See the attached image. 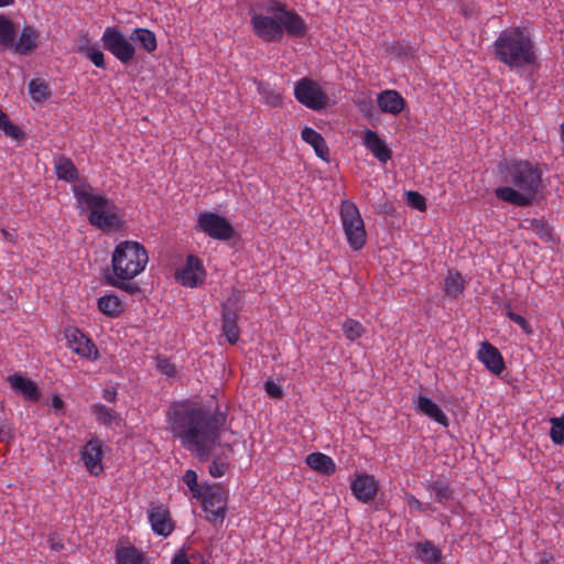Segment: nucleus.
Listing matches in <instances>:
<instances>
[{"instance_id": "a878e982", "label": "nucleus", "mask_w": 564, "mask_h": 564, "mask_svg": "<svg viewBox=\"0 0 564 564\" xmlns=\"http://www.w3.org/2000/svg\"><path fill=\"white\" fill-rule=\"evenodd\" d=\"M77 52L85 55L96 67L106 68L105 54L97 44H89L88 33L80 36V45Z\"/></svg>"}, {"instance_id": "0eeeda50", "label": "nucleus", "mask_w": 564, "mask_h": 564, "mask_svg": "<svg viewBox=\"0 0 564 564\" xmlns=\"http://www.w3.org/2000/svg\"><path fill=\"white\" fill-rule=\"evenodd\" d=\"M102 46L123 65L132 64L135 46L117 26H108L101 36Z\"/></svg>"}, {"instance_id": "c756f323", "label": "nucleus", "mask_w": 564, "mask_h": 564, "mask_svg": "<svg viewBox=\"0 0 564 564\" xmlns=\"http://www.w3.org/2000/svg\"><path fill=\"white\" fill-rule=\"evenodd\" d=\"M97 305L98 310L109 317H118L123 312V303L116 294L99 297Z\"/></svg>"}, {"instance_id": "f03ea898", "label": "nucleus", "mask_w": 564, "mask_h": 564, "mask_svg": "<svg viewBox=\"0 0 564 564\" xmlns=\"http://www.w3.org/2000/svg\"><path fill=\"white\" fill-rule=\"evenodd\" d=\"M501 181L511 186L495 189L498 199L519 207L531 206L542 189V171L527 160L503 161L498 164Z\"/></svg>"}, {"instance_id": "4c0bfd02", "label": "nucleus", "mask_w": 564, "mask_h": 564, "mask_svg": "<svg viewBox=\"0 0 564 564\" xmlns=\"http://www.w3.org/2000/svg\"><path fill=\"white\" fill-rule=\"evenodd\" d=\"M525 223H530L532 230L535 231L538 237L546 242L553 241V227H551L544 219L525 218Z\"/></svg>"}, {"instance_id": "4468645a", "label": "nucleus", "mask_w": 564, "mask_h": 564, "mask_svg": "<svg viewBox=\"0 0 564 564\" xmlns=\"http://www.w3.org/2000/svg\"><path fill=\"white\" fill-rule=\"evenodd\" d=\"M350 489L357 500L368 503L377 496L379 484L373 475L356 473L350 482Z\"/></svg>"}, {"instance_id": "7c9ffc66", "label": "nucleus", "mask_w": 564, "mask_h": 564, "mask_svg": "<svg viewBox=\"0 0 564 564\" xmlns=\"http://www.w3.org/2000/svg\"><path fill=\"white\" fill-rule=\"evenodd\" d=\"M55 171L59 180L73 183L78 180V170L69 158L61 155L55 161Z\"/></svg>"}, {"instance_id": "ea45409f", "label": "nucleus", "mask_w": 564, "mask_h": 564, "mask_svg": "<svg viewBox=\"0 0 564 564\" xmlns=\"http://www.w3.org/2000/svg\"><path fill=\"white\" fill-rule=\"evenodd\" d=\"M0 128L3 130L6 135L11 137L14 140H22L25 133L9 119L8 115L0 109Z\"/></svg>"}, {"instance_id": "58836bf2", "label": "nucleus", "mask_w": 564, "mask_h": 564, "mask_svg": "<svg viewBox=\"0 0 564 564\" xmlns=\"http://www.w3.org/2000/svg\"><path fill=\"white\" fill-rule=\"evenodd\" d=\"M29 93L39 102L46 100L51 95L48 85L41 78H34L29 83Z\"/></svg>"}, {"instance_id": "473e14b6", "label": "nucleus", "mask_w": 564, "mask_h": 564, "mask_svg": "<svg viewBox=\"0 0 564 564\" xmlns=\"http://www.w3.org/2000/svg\"><path fill=\"white\" fill-rule=\"evenodd\" d=\"M102 279L107 285L120 289L131 295L140 293L141 288L135 282H126L116 275L115 272H110L109 268H106L102 273Z\"/></svg>"}, {"instance_id": "e433bc0d", "label": "nucleus", "mask_w": 564, "mask_h": 564, "mask_svg": "<svg viewBox=\"0 0 564 564\" xmlns=\"http://www.w3.org/2000/svg\"><path fill=\"white\" fill-rule=\"evenodd\" d=\"M91 410L96 419L105 425H110L111 423H119L121 421L120 415L116 411L107 408L104 404H94Z\"/></svg>"}, {"instance_id": "a19ab883", "label": "nucleus", "mask_w": 564, "mask_h": 564, "mask_svg": "<svg viewBox=\"0 0 564 564\" xmlns=\"http://www.w3.org/2000/svg\"><path fill=\"white\" fill-rule=\"evenodd\" d=\"M550 437L555 445H564V414L560 417H551Z\"/></svg>"}, {"instance_id": "c9c22d12", "label": "nucleus", "mask_w": 564, "mask_h": 564, "mask_svg": "<svg viewBox=\"0 0 564 564\" xmlns=\"http://www.w3.org/2000/svg\"><path fill=\"white\" fill-rule=\"evenodd\" d=\"M256 84L258 93L263 97L268 106H282V95L278 93L269 83L260 80L256 82Z\"/></svg>"}, {"instance_id": "dca6fc26", "label": "nucleus", "mask_w": 564, "mask_h": 564, "mask_svg": "<svg viewBox=\"0 0 564 564\" xmlns=\"http://www.w3.org/2000/svg\"><path fill=\"white\" fill-rule=\"evenodd\" d=\"M101 457V441L97 437L89 440L82 449L80 458L90 474L97 476L102 471Z\"/></svg>"}, {"instance_id": "0e129e2a", "label": "nucleus", "mask_w": 564, "mask_h": 564, "mask_svg": "<svg viewBox=\"0 0 564 564\" xmlns=\"http://www.w3.org/2000/svg\"><path fill=\"white\" fill-rule=\"evenodd\" d=\"M520 228L532 229V227L530 226V223H525L524 219L521 221Z\"/></svg>"}, {"instance_id": "b1692460", "label": "nucleus", "mask_w": 564, "mask_h": 564, "mask_svg": "<svg viewBox=\"0 0 564 564\" xmlns=\"http://www.w3.org/2000/svg\"><path fill=\"white\" fill-rule=\"evenodd\" d=\"M279 21L282 24L283 33L286 32L290 36L304 37L307 33V26L294 10H286Z\"/></svg>"}, {"instance_id": "a18cd8bd", "label": "nucleus", "mask_w": 564, "mask_h": 564, "mask_svg": "<svg viewBox=\"0 0 564 564\" xmlns=\"http://www.w3.org/2000/svg\"><path fill=\"white\" fill-rule=\"evenodd\" d=\"M343 332L347 339L354 341L361 337L365 328L359 322L349 318L343 324Z\"/></svg>"}, {"instance_id": "f8f14e48", "label": "nucleus", "mask_w": 564, "mask_h": 564, "mask_svg": "<svg viewBox=\"0 0 564 564\" xmlns=\"http://www.w3.org/2000/svg\"><path fill=\"white\" fill-rule=\"evenodd\" d=\"M254 34L265 42H280L283 39V29L279 19L261 13L251 17Z\"/></svg>"}, {"instance_id": "412c9836", "label": "nucleus", "mask_w": 564, "mask_h": 564, "mask_svg": "<svg viewBox=\"0 0 564 564\" xmlns=\"http://www.w3.org/2000/svg\"><path fill=\"white\" fill-rule=\"evenodd\" d=\"M377 104L382 112L399 115L406 106L405 99L397 90L387 89L378 94Z\"/></svg>"}, {"instance_id": "680f3d73", "label": "nucleus", "mask_w": 564, "mask_h": 564, "mask_svg": "<svg viewBox=\"0 0 564 564\" xmlns=\"http://www.w3.org/2000/svg\"><path fill=\"white\" fill-rule=\"evenodd\" d=\"M50 542H51V547L53 550H61L63 547V544L62 543H58V542H55L53 539H50Z\"/></svg>"}, {"instance_id": "f704fd0d", "label": "nucleus", "mask_w": 564, "mask_h": 564, "mask_svg": "<svg viewBox=\"0 0 564 564\" xmlns=\"http://www.w3.org/2000/svg\"><path fill=\"white\" fill-rule=\"evenodd\" d=\"M427 489L435 494V500L440 503L454 500V490L445 479H436L430 482Z\"/></svg>"}, {"instance_id": "c03bdc74", "label": "nucleus", "mask_w": 564, "mask_h": 564, "mask_svg": "<svg viewBox=\"0 0 564 564\" xmlns=\"http://www.w3.org/2000/svg\"><path fill=\"white\" fill-rule=\"evenodd\" d=\"M464 284L462 275L456 273L455 275L449 274L445 280V293L448 296H457L463 293Z\"/></svg>"}, {"instance_id": "49530a36", "label": "nucleus", "mask_w": 564, "mask_h": 564, "mask_svg": "<svg viewBox=\"0 0 564 564\" xmlns=\"http://www.w3.org/2000/svg\"><path fill=\"white\" fill-rule=\"evenodd\" d=\"M503 312H505L506 316H508L510 321H512L513 323L519 325L520 328L525 334H532L533 333V329H532L530 323L522 315L513 312L512 308H511V305L509 303L505 304Z\"/></svg>"}, {"instance_id": "e2e57ef3", "label": "nucleus", "mask_w": 564, "mask_h": 564, "mask_svg": "<svg viewBox=\"0 0 564 564\" xmlns=\"http://www.w3.org/2000/svg\"><path fill=\"white\" fill-rule=\"evenodd\" d=\"M14 0H0V8L13 4Z\"/></svg>"}, {"instance_id": "bb28decb", "label": "nucleus", "mask_w": 564, "mask_h": 564, "mask_svg": "<svg viewBox=\"0 0 564 564\" xmlns=\"http://www.w3.org/2000/svg\"><path fill=\"white\" fill-rule=\"evenodd\" d=\"M132 43L139 45V47L147 53H153L158 48L156 35L153 31L145 28H135L130 34Z\"/></svg>"}, {"instance_id": "09e8293b", "label": "nucleus", "mask_w": 564, "mask_h": 564, "mask_svg": "<svg viewBox=\"0 0 564 564\" xmlns=\"http://www.w3.org/2000/svg\"><path fill=\"white\" fill-rule=\"evenodd\" d=\"M229 466V463H220L218 460H213L209 465L208 471L209 474L215 477H221L225 475Z\"/></svg>"}, {"instance_id": "f3484780", "label": "nucleus", "mask_w": 564, "mask_h": 564, "mask_svg": "<svg viewBox=\"0 0 564 564\" xmlns=\"http://www.w3.org/2000/svg\"><path fill=\"white\" fill-rule=\"evenodd\" d=\"M477 355L478 359L494 375L499 376L506 369L501 352L489 341L481 343Z\"/></svg>"}, {"instance_id": "4be33fe9", "label": "nucleus", "mask_w": 564, "mask_h": 564, "mask_svg": "<svg viewBox=\"0 0 564 564\" xmlns=\"http://www.w3.org/2000/svg\"><path fill=\"white\" fill-rule=\"evenodd\" d=\"M40 32L31 26L23 28L18 41L13 40L12 50L19 55H29L39 46Z\"/></svg>"}, {"instance_id": "3c124183", "label": "nucleus", "mask_w": 564, "mask_h": 564, "mask_svg": "<svg viewBox=\"0 0 564 564\" xmlns=\"http://www.w3.org/2000/svg\"><path fill=\"white\" fill-rule=\"evenodd\" d=\"M264 390L268 393V395L272 399H282L283 398L282 388L271 380L265 381Z\"/></svg>"}, {"instance_id": "37998d69", "label": "nucleus", "mask_w": 564, "mask_h": 564, "mask_svg": "<svg viewBox=\"0 0 564 564\" xmlns=\"http://www.w3.org/2000/svg\"><path fill=\"white\" fill-rule=\"evenodd\" d=\"M183 481L187 485L193 498H197L202 496V491L205 488V485H199L197 481V474L195 470L187 469L183 475Z\"/></svg>"}, {"instance_id": "2eb2a0df", "label": "nucleus", "mask_w": 564, "mask_h": 564, "mask_svg": "<svg viewBox=\"0 0 564 564\" xmlns=\"http://www.w3.org/2000/svg\"><path fill=\"white\" fill-rule=\"evenodd\" d=\"M65 337L69 347L77 355L93 360L99 357L98 349L94 341L78 328H66Z\"/></svg>"}, {"instance_id": "603ef678", "label": "nucleus", "mask_w": 564, "mask_h": 564, "mask_svg": "<svg viewBox=\"0 0 564 564\" xmlns=\"http://www.w3.org/2000/svg\"><path fill=\"white\" fill-rule=\"evenodd\" d=\"M267 12L274 14V18L279 19L288 9L286 6L278 0H269L265 7Z\"/></svg>"}, {"instance_id": "cd10ccee", "label": "nucleus", "mask_w": 564, "mask_h": 564, "mask_svg": "<svg viewBox=\"0 0 564 564\" xmlns=\"http://www.w3.org/2000/svg\"><path fill=\"white\" fill-rule=\"evenodd\" d=\"M415 554L426 564H444L441 550L432 541L416 543Z\"/></svg>"}, {"instance_id": "052dcab7", "label": "nucleus", "mask_w": 564, "mask_h": 564, "mask_svg": "<svg viewBox=\"0 0 564 564\" xmlns=\"http://www.w3.org/2000/svg\"><path fill=\"white\" fill-rule=\"evenodd\" d=\"M3 238L8 241H13V236L7 229H1Z\"/></svg>"}, {"instance_id": "864d4df0", "label": "nucleus", "mask_w": 564, "mask_h": 564, "mask_svg": "<svg viewBox=\"0 0 564 564\" xmlns=\"http://www.w3.org/2000/svg\"><path fill=\"white\" fill-rule=\"evenodd\" d=\"M51 406L54 409L56 415H64L66 412V404L58 394L52 395Z\"/></svg>"}, {"instance_id": "6e6552de", "label": "nucleus", "mask_w": 564, "mask_h": 564, "mask_svg": "<svg viewBox=\"0 0 564 564\" xmlns=\"http://www.w3.org/2000/svg\"><path fill=\"white\" fill-rule=\"evenodd\" d=\"M196 499L200 500L204 510L208 513L207 521L213 523L224 521L227 511V492L220 484H205L202 496Z\"/></svg>"}, {"instance_id": "de8ad7c7", "label": "nucleus", "mask_w": 564, "mask_h": 564, "mask_svg": "<svg viewBox=\"0 0 564 564\" xmlns=\"http://www.w3.org/2000/svg\"><path fill=\"white\" fill-rule=\"evenodd\" d=\"M406 203L410 207L423 212L426 209L425 197L415 191L406 192Z\"/></svg>"}, {"instance_id": "5701e85b", "label": "nucleus", "mask_w": 564, "mask_h": 564, "mask_svg": "<svg viewBox=\"0 0 564 564\" xmlns=\"http://www.w3.org/2000/svg\"><path fill=\"white\" fill-rule=\"evenodd\" d=\"M416 409L420 413L429 416L431 420L437 422L442 426L447 427L449 425L448 417L442 411L437 403L426 395L419 394L414 400Z\"/></svg>"}, {"instance_id": "5fc2aeb1", "label": "nucleus", "mask_w": 564, "mask_h": 564, "mask_svg": "<svg viewBox=\"0 0 564 564\" xmlns=\"http://www.w3.org/2000/svg\"><path fill=\"white\" fill-rule=\"evenodd\" d=\"M102 397L108 402H115L117 397V391L113 387H107L102 390Z\"/></svg>"}, {"instance_id": "f257e3e1", "label": "nucleus", "mask_w": 564, "mask_h": 564, "mask_svg": "<svg viewBox=\"0 0 564 564\" xmlns=\"http://www.w3.org/2000/svg\"><path fill=\"white\" fill-rule=\"evenodd\" d=\"M227 415L218 406L184 400L170 406L169 423L174 437L200 463L208 462L216 445H220V432Z\"/></svg>"}, {"instance_id": "423d86ee", "label": "nucleus", "mask_w": 564, "mask_h": 564, "mask_svg": "<svg viewBox=\"0 0 564 564\" xmlns=\"http://www.w3.org/2000/svg\"><path fill=\"white\" fill-rule=\"evenodd\" d=\"M340 218L349 246L360 250L366 245V229L357 206L344 200L340 206Z\"/></svg>"}, {"instance_id": "4d7b16f0", "label": "nucleus", "mask_w": 564, "mask_h": 564, "mask_svg": "<svg viewBox=\"0 0 564 564\" xmlns=\"http://www.w3.org/2000/svg\"><path fill=\"white\" fill-rule=\"evenodd\" d=\"M409 505H410V507H413L419 511L424 510L423 503L419 499H416L414 496H411V498L409 499Z\"/></svg>"}, {"instance_id": "7ed1b4c3", "label": "nucleus", "mask_w": 564, "mask_h": 564, "mask_svg": "<svg viewBox=\"0 0 564 564\" xmlns=\"http://www.w3.org/2000/svg\"><path fill=\"white\" fill-rule=\"evenodd\" d=\"M492 54L510 69L534 65L538 59L534 42L522 26L502 30L494 43Z\"/></svg>"}, {"instance_id": "8fccbe9b", "label": "nucleus", "mask_w": 564, "mask_h": 564, "mask_svg": "<svg viewBox=\"0 0 564 564\" xmlns=\"http://www.w3.org/2000/svg\"><path fill=\"white\" fill-rule=\"evenodd\" d=\"M156 367L162 373L170 377L174 376L176 372L174 364H172L167 358L159 357Z\"/></svg>"}, {"instance_id": "a211bd4d", "label": "nucleus", "mask_w": 564, "mask_h": 564, "mask_svg": "<svg viewBox=\"0 0 564 564\" xmlns=\"http://www.w3.org/2000/svg\"><path fill=\"white\" fill-rule=\"evenodd\" d=\"M8 381L12 390L28 401L37 402L42 397L37 384L25 376L14 373L8 377Z\"/></svg>"}, {"instance_id": "bf43d9fd", "label": "nucleus", "mask_w": 564, "mask_h": 564, "mask_svg": "<svg viewBox=\"0 0 564 564\" xmlns=\"http://www.w3.org/2000/svg\"><path fill=\"white\" fill-rule=\"evenodd\" d=\"M9 435L6 431V422L0 420V437L4 438Z\"/></svg>"}, {"instance_id": "6e6d98bb", "label": "nucleus", "mask_w": 564, "mask_h": 564, "mask_svg": "<svg viewBox=\"0 0 564 564\" xmlns=\"http://www.w3.org/2000/svg\"><path fill=\"white\" fill-rule=\"evenodd\" d=\"M171 564H192V563L189 562L188 556L185 554V552L180 551L178 553H176L174 555Z\"/></svg>"}, {"instance_id": "13d9d810", "label": "nucleus", "mask_w": 564, "mask_h": 564, "mask_svg": "<svg viewBox=\"0 0 564 564\" xmlns=\"http://www.w3.org/2000/svg\"><path fill=\"white\" fill-rule=\"evenodd\" d=\"M228 457L225 453L215 454L213 457V460H218L220 463H228Z\"/></svg>"}, {"instance_id": "20e7f679", "label": "nucleus", "mask_w": 564, "mask_h": 564, "mask_svg": "<svg viewBox=\"0 0 564 564\" xmlns=\"http://www.w3.org/2000/svg\"><path fill=\"white\" fill-rule=\"evenodd\" d=\"M90 185L74 186V195L79 205H86L90 213L88 221L94 227L119 231L123 228V220L118 214V207L104 195L93 194Z\"/></svg>"}, {"instance_id": "72a5a7b5", "label": "nucleus", "mask_w": 564, "mask_h": 564, "mask_svg": "<svg viewBox=\"0 0 564 564\" xmlns=\"http://www.w3.org/2000/svg\"><path fill=\"white\" fill-rule=\"evenodd\" d=\"M17 37L14 23L8 17L0 14V47L12 50L13 40Z\"/></svg>"}, {"instance_id": "6ab92c4d", "label": "nucleus", "mask_w": 564, "mask_h": 564, "mask_svg": "<svg viewBox=\"0 0 564 564\" xmlns=\"http://www.w3.org/2000/svg\"><path fill=\"white\" fill-rule=\"evenodd\" d=\"M149 521L152 530L159 535L167 536L174 530V522L171 519L170 511L164 506L152 507L149 511Z\"/></svg>"}, {"instance_id": "aec40b11", "label": "nucleus", "mask_w": 564, "mask_h": 564, "mask_svg": "<svg viewBox=\"0 0 564 564\" xmlns=\"http://www.w3.org/2000/svg\"><path fill=\"white\" fill-rule=\"evenodd\" d=\"M364 144L381 163H387L392 158V151L376 131L365 130Z\"/></svg>"}, {"instance_id": "69168bd1", "label": "nucleus", "mask_w": 564, "mask_h": 564, "mask_svg": "<svg viewBox=\"0 0 564 564\" xmlns=\"http://www.w3.org/2000/svg\"><path fill=\"white\" fill-rule=\"evenodd\" d=\"M540 564H552V562L549 558H543Z\"/></svg>"}, {"instance_id": "774afa93", "label": "nucleus", "mask_w": 564, "mask_h": 564, "mask_svg": "<svg viewBox=\"0 0 564 564\" xmlns=\"http://www.w3.org/2000/svg\"><path fill=\"white\" fill-rule=\"evenodd\" d=\"M562 134L564 135V122L561 126Z\"/></svg>"}, {"instance_id": "39448f33", "label": "nucleus", "mask_w": 564, "mask_h": 564, "mask_svg": "<svg viewBox=\"0 0 564 564\" xmlns=\"http://www.w3.org/2000/svg\"><path fill=\"white\" fill-rule=\"evenodd\" d=\"M148 260V252L141 243L127 240L116 246L109 269L122 280H132L144 270Z\"/></svg>"}, {"instance_id": "79ce46f5", "label": "nucleus", "mask_w": 564, "mask_h": 564, "mask_svg": "<svg viewBox=\"0 0 564 564\" xmlns=\"http://www.w3.org/2000/svg\"><path fill=\"white\" fill-rule=\"evenodd\" d=\"M358 109L362 115L375 126L380 121V113L376 109L373 101L370 98L361 99L357 102Z\"/></svg>"}, {"instance_id": "ddd939ff", "label": "nucleus", "mask_w": 564, "mask_h": 564, "mask_svg": "<svg viewBox=\"0 0 564 564\" xmlns=\"http://www.w3.org/2000/svg\"><path fill=\"white\" fill-rule=\"evenodd\" d=\"M205 275L206 272L202 260L194 254H188L184 267L175 271V279L182 285L188 288L198 286L204 282Z\"/></svg>"}, {"instance_id": "338daca9", "label": "nucleus", "mask_w": 564, "mask_h": 564, "mask_svg": "<svg viewBox=\"0 0 564 564\" xmlns=\"http://www.w3.org/2000/svg\"><path fill=\"white\" fill-rule=\"evenodd\" d=\"M225 446H226L230 452H232V451H234V448H232V446H231L230 444H228V443H227Z\"/></svg>"}, {"instance_id": "2f4dec72", "label": "nucleus", "mask_w": 564, "mask_h": 564, "mask_svg": "<svg viewBox=\"0 0 564 564\" xmlns=\"http://www.w3.org/2000/svg\"><path fill=\"white\" fill-rule=\"evenodd\" d=\"M117 564H148L144 554L135 546H120L116 551Z\"/></svg>"}, {"instance_id": "393cba45", "label": "nucleus", "mask_w": 564, "mask_h": 564, "mask_svg": "<svg viewBox=\"0 0 564 564\" xmlns=\"http://www.w3.org/2000/svg\"><path fill=\"white\" fill-rule=\"evenodd\" d=\"M302 139L313 147L316 155L325 162H329V149L323 135L311 127H305L301 132Z\"/></svg>"}, {"instance_id": "9b49d317", "label": "nucleus", "mask_w": 564, "mask_h": 564, "mask_svg": "<svg viewBox=\"0 0 564 564\" xmlns=\"http://www.w3.org/2000/svg\"><path fill=\"white\" fill-rule=\"evenodd\" d=\"M241 308V293L238 290H234L231 295L221 305L223 330L230 344H236L239 339L240 332L237 319Z\"/></svg>"}, {"instance_id": "9d476101", "label": "nucleus", "mask_w": 564, "mask_h": 564, "mask_svg": "<svg viewBox=\"0 0 564 564\" xmlns=\"http://www.w3.org/2000/svg\"><path fill=\"white\" fill-rule=\"evenodd\" d=\"M294 95L300 104L312 110H322L328 104L326 93L308 77H304L295 84Z\"/></svg>"}, {"instance_id": "1a4fd4ad", "label": "nucleus", "mask_w": 564, "mask_h": 564, "mask_svg": "<svg viewBox=\"0 0 564 564\" xmlns=\"http://www.w3.org/2000/svg\"><path fill=\"white\" fill-rule=\"evenodd\" d=\"M196 229L203 231L208 237L228 241L232 239L237 232L230 221L214 212H204L198 216Z\"/></svg>"}, {"instance_id": "c85d7f7f", "label": "nucleus", "mask_w": 564, "mask_h": 564, "mask_svg": "<svg viewBox=\"0 0 564 564\" xmlns=\"http://www.w3.org/2000/svg\"><path fill=\"white\" fill-rule=\"evenodd\" d=\"M306 464L312 469L327 476L333 475L336 470V465L332 457L319 452L308 454Z\"/></svg>"}]
</instances>
